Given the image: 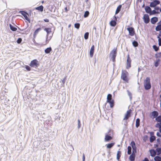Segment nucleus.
<instances>
[{"label": "nucleus", "instance_id": "39", "mask_svg": "<svg viewBox=\"0 0 161 161\" xmlns=\"http://www.w3.org/2000/svg\"><path fill=\"white\" fill-rule=\"evenodd\" d=\"M132 44H133V46H134V47H136L138 46V43L136 41H134L133 42H132Z\"/></svg>", "mask_w": 161, "mask_h": 161}, {"label": "nucleus", "instance_id": "32", "mask_svg": "<svg viewBox=\"0 0 161 161\" xmlns=\"http://www.w3.org/2000/svg\"><path fill=\"white\" fill-rule=\"evenodd\" d=\"M128 151L127 153L128 154L130 155L131 154V147L129 146L128 147Z\"/></svg>", "mask_w": 161, "mask_h": 161}, {"label": "nucleus", "instance_id": "2", "mask_svg": "<svg viewBox=\"0 0 161 161\" xmlns=\"http://www.w3.org/2000/svg\"><path fill=\"white\" fill-rule=\"evenodd\" d=\"M107 102L109 103L111 108H113L114 106V100L112 99V95L110 94L108 95L107 97Z\"/></svg>", "mask_w": 161, "mask_h": 161}, {"label": "nucleus", "instance_id": "60", "mask_svg": "<svg viewBox=\"0 0 161 161\" xmlns=\"http://www.w3.org/2000/svg\"><path fill=\"white\" fill-rule=\"evenodd\" d=\"M159 132L161 133V127L160 128H159Z\"/></svg>", "mask_w": 161, "mask_h": 161}, {"label": "nucleus", "instance_id": "28", "mask_svg": "<svg viewBox=\"0 0 161 161\" xmlns=\"http://www.w3.org/2000/svg\"><path fill=\"white\" fill-rule=\"evenodd\" d=\"M114 143H115L114 142H113L108 144L106 145L107 147L108 148H111L114 146Z\"/></svg>", "mask_w": 161, "mask_h": 161}, {"label": "nucleus", "instance_id": "64", "mask_svg": "<svg viewBox=\"0 0 161 161\" xmlns=\"http://www.w3.org/2000/svg\"><path fill=\"white\" fill-rule=\"evenodd\" d=\"M160 12H161V7L160 9Z\"/></svg>", "mask_w": 161, "mask_h": 161}, {"label": "nucleus", "instance_id": "7", "mask_svg": "<svg viewBox=\"0 0 161 161\" xmlns=\"http://www.w3.org/2000/svg\"><path fill=\"white\" fill-rule=\"evenodd\" d=\"M38 61L36 59H34L31 61L30 65L32 67H36L38 66Z\"/></svg>", "mask_w": 161, "mask_h": 161}, {"label": "nucleus", "instance_id": "5", "mask_svg": "<svg viewBox=\"0 0 161 161\" xmlns=\"http://www.w3.org/2000/svg\"><path fill=\"white\" fill-rule=\"evenodd\" d=\"M160 2L158 0H154L150 3V6L152 8H155L157 5L160 4Z\"/></svg>", "mask_w": 161, "mask_h": 161}, {"label": "nucleus", "instance_id": "61", "mask_svg": "<svg viewBox=\"0 0 161 161\" xmlns=\"http://www.w3.org/2000/svg\"><path fill=\"white\" fill-rule=\"evenodd\" d=\"M159 36H161V32H160V33L159 34Z\"/></svg>", "mask_w": 161, "mask_h": 161}, {"label": "nucleus", "instance_id": "29", "mask_svg": "<svg viewBox=\"0 0 161 161\" xmlns=\"http://www.w3.org/2000/svg\"><path fill=\"white\" fill-rule=\"evenodd\" d=\"M121 152L120 151H118L117 152V159L118 160H119L121 156Z\"/></svg>", "mask_w": 161, "mask_h": 161}, {"label": "nucleus", "instance_id": "49", "mask_svg": "<svg viewBox=\"0 0 161 161\" xmlns=\"http://www.w3.org/2000/svg\"><path fill=\"white\" fill-rule=\"evenodd\" d=\"M128 94V95L129 96L130 98H131V93L128 90H127Z\"/></svg>", "mask_w": 161, "mask_h": 161}, {"label": "nucleus", "instance_id": "34", "mask_svg": "<svg viewBox=\"0 0 161 161\" xmlns=\"http://www.w3.org/2000/svg\"><path fill=\"white\" fill-rule=\"evenodd\" d=\"M155 140V137L154 136H151L150 139V142H153L154 140Z\"/></svg>", "mask_w": 161, "mask_h": 161}, {"label": "nucleus", "instance_id": "14", "mask_svg": "<svg viewBox=\"0 0 161 161\" xmlns=\"http://www.w3.org/2000/svg\"><path fill=\"white\" fill-rule=\"evenodd\" d=\"M94 47H95L94 45H92L90 49V55L91 58H92L93 57L94 52Z\"/></svg>", "mask_w": 161, "mask_h": 161}, {"label": "nucleus", "instance_id": "11", "mask_svg": "<svg viewBox=\"0 0 161 161\" xmlns=\"http://www.w3.org/2000/svg\"><path fill=\"white\" fill-rule=\"evenodd\" d=\"M131 109H130L128 110L126 113V114H125V116L124 117L125 119H128L131 116Z\"/></svg>", "mask_w": 161, "mask_h": 161}, {"label": "nucleus", "instance_id": "52", "mask_svg": "<svg viewBox=\"0 0 161 161\" xmlns=\"http://www.w3.org/2000/svg\"><path fill=\"white\" fill-rule=\"evenodd\" d=\"M158 64L159 63L158 62H156L155 63L154 65L156 67H157L158 65Z\"/></svg>", "mask_w": 161, "mask_h": 161}, {"label": "nucleus", "instance_id": "4", "mask_svg": "<svg viewBox=\"0 0 161 161\" xmlns=\"http://www.w3.org/2000/svg\"><path fill=\"white\" fill-rule=\"evenodd\" d=\"M44 30L47 33V35H46V42L45 44L48 43L49 42V40H48V37L49 34H50L52 32L51 29L49 28H46L44 29Z\"/></svg>", "mask_w": 161, "mask_h": 161}, {"label": "nucleus", "instance_id": "26", "mask_svg": "<svg viewBox=\"0 0 161 161\" xmlns=\"http://www.w3.org/2000/svg\"><path fill=\"white\" fill-rule=\"evenodd\" d=\"M52 51V48L51 47H49L47 48L45 50V52L46 53H49Z\"/></svg>", "mask_w": 161, "mask_h": 161}, {"label": "nucleus", "instance_id": "30", "mask_svg": "<svg viewBox=\"0 0 161 161\" xmlns=\"http://www.w3.org/2000/svg\"><path fill=\"white\" fill-rule=\"evenodd\" d=\"M155 161H161V157L159 156H156L154 158Z\"/></svg>", "mask_w": 161, "mask_h": 161}, {"label": "nucleus", "instance_id": "13", "mask_svg": "<svg viewBox=\"0 0 161 161\" xmlns=\"http://www.w3.org/2000/svg\"><path fill=\"white\" fill-rule=\"evenodd\" d=\"M151 114L153 116L152 119H153L155 118H156L158 116V113L157 111H154L151 112Z\"/></svg>", "mask_w": 161, "mask_h": 161}, {"label": "nucleus", "instance_id": "59", "mask_svg": "<svg viewBox=\"0 0 161 161\" xmlns=\"http://www.w3.org/2000/svg\"><path fill=\"white\" fill-rule=\"evenodd\" d=\"M114 18L115 19V20L116 21V20H117V18L115 16H114Z\"/></svg>", "mask_w": 161, "mask_h": 161}, {"label": "nucleus", "instance_id": "25", "mask_svg": "<svg viewBox=\"0 0 161 161\" xmlns=\"http://www.w3.org/2000/svg\"><path fill=\"white\" fill-rule=\"evenodd\" d=\"M140 119L139 118L136 119V126L138 128L140 125Z\"/></svg>", "mask_w": 161, "mask_h": 161}, {"label": "nucleus", "instance_id": "63", "mask_svg": "<svg viewBox=\"0 0 161 161\" xmlns=\"http://www.w3.org/2000/svg\"><path fill=\"white\" fill-rule=\"evenodd\" d=\"M71 26V25H69L68 27H69Z\"/></svg>", "mask_w": 161, "mask_h": 161}, {"label": "nucleus", "instance_id": "44", "mask_svg": "<svg viewBox=\"0 0 161 161\" xmlns=\"http://www.w3.org/2000/svg\"><path fill=\"white\" fill-rule=\"evenodd\" d=\"M155 127L157 128H159L161 127V123H158L156 124Z\"/></svg>", "mask_w": 161, "mask_h": 161}, {"label": "nucleus", "instance_id": "53", "mask_svg": "<svg viewBox=\"0 0 161 161\" xmlns=\"http://www.w3.org/2000/svg\"><path fill=\"white\" fill-rule=\"evenodd\" d=\"M65 77L63 80H61V81H62L63 82V84H64L65 83Z\"/></svg>", "mask_w": 161, "mask_h": 161}, {"label": "nucleus", "instance_id": "21", "mask_svg": "<svg viewBox=\"0 0 161 161\" xmlns=\"http://www.w3.org/2000/svg\"><path fill=\"white\" fill-rule=\"evenodd\" d=\"M121 7H122L121 5H119V6L117 7V8L116 9V10L115 11V14H118L120 12V11L121 10Z\"/></svg>", "mask_w": 161, "mask_h": 161}, {"label": "nucleus", "instance_id": "18", "mask_svg": "<svg viewBox=\"0 0 161 161\" xmlns=\"http://www.w3.org/2000/svg\"><path fill=\"white\" fill-rule=\"evenodd\" d=\"M145 9L146 12L147 13L150 14V13L151 11V8L148 6H146L145 7Z\"/></svg>", "mask_w": 161, "mask_h": 161}, {"label": "nucleus", "instance_id": "35", "mask_svg": "<svg viewBox=\"0 0 161 161\" xmlns=\"http://www.w3.org/2000/svg\"><path fill=\"white\" fill-rule=\"evenodd\" d=\"M89 33L88 32H86L85 33L84 36V38L85 39L87 40L88 39V38Z\"/></svg>", "mask_w": 161, "mask_h": 161}, {"label": "nucleus", "instance_id": "55", "mask_svg": "<svg viewBox=\"0 0 161 161\" xmlns=\"http://www.w3.org/2000/svg\"><path fill=\"white\" fill-rule=\"evenodd\" d=\"M142 161H149V160L147 158H144V159Z\"/></svg>", "mask_w": 161, "mask_h": 161}, {"label": "nucleus", "instance_id": "24", "mask_svg": "<svg viewBox=\"0 0 161 161\" xmlns=\"http://www.w3.org/2000/svg\"><path fill=\"white\" fill-rule=\"evenodd\" d=\"M41 30V28H37V29H36L35 31L34 32V35H33V36H36V35L38 34V33H39V31H40Z\"/></svg>", "mask_w": 161, "mask_h": 161}, {"label": "nucleus", "instance_id": "58", "mask_svg": "<svg viewBox=\"0 0 161 161\" xmlns=\"http://www.w3.org/2000/svg\"><path fill=\"white\" fill-rule=\"evenodd\" d=\"M160 139L159 138H158L157 139V141L158 142H160Z\"/></svg>", "mask_w": 161, "mask_h": 161}, {"label": "nucleus", "instance_id": "9", "mask_svg": "<svg viewBox=\"0 0 161 161\" xmlns=\"http://www.w3.org/2000/svg\"><path fill=\"white\" fill-rule=\"evenodd\" d=\"M131 60L130 57L129 55H128L127 59V66L126 67L127 69H129L131 67Z\"/></svg>", "mask_w": 161, "mask_h": 161}, {"label": "nucleus", "instance_id": "8", "mask_svg": "<svg viewBox=\"0 0 161 161\" xmlns=\"http://www.w3.org/2000/svg\"><path fill=\"white\" fill-rule=\"evenodd\" d=\"M127 30L128 31L129 35L133 36L135 34L134 29L132 27H129L127 28Z\"/></svg>", "mask_w": 161, "mask_h": 161}, {"label": "nucleus", "instance_id": "31", "mask_svg": "<svg viewBox=\"0 0 161 161\" xmlns=\"http://www.w3.org/2000/svg\"><path fill=\"white\" fill-rule=\"evenodd\" d=\"M155 120L158 122H160L161 121V115L158 116L155 118Z\"/></svg>", "mask_w": 161, "mask_h": 161}, {"label": "nucleus", "instance_id": "23", "mask_svg": "<svg viewBox=\"0 0 161 161\" xmlns=\"http://www.w3.org/2000/svg\"><path fill=\"white\" fill-rule=\"evenodd\" d=\"M10 29L13 31H16L17 30V28L16 27L13 26L11 24H9V25Z\"/></svg>", "mask_w": 161, "mask_h": 161}, {"label": "nucleus", "instance_id": "10", "mask_svg": "<svg viewBox=\"0 0 161 161\" xmlns=\"http://www.w3.org/2000/svg\"><path fill=\"white\" fill-rule=\"evenodd\" d=\"M143 19L144 22L146 24H147L150 21V19L149 16L147 14H145L144 15Z\"/></svg>", "mask_w": 161, "mask_h": 161}, {"label": "nucleus", "instance_id": "22", "mask_svg": "<svg viewBox=\"0 0 161 161\" xmlns=\"http://www.w3.org/2000/svg\"><path fill=\"white\" fill-rule=\"evenodd\" d=\"M116 24V22L115 20H112L110 22V25L111 26L114 27Z\"/></svg>", "mask_w": 161, "mask_h": 161}, {"label": "nucleus", "instance_id": "47", "mask_svg": "<svg viewBox=\"0 0 161 161\" xmlns=\"http://www.w3.org/2000/svg\"><path fill=\"white\" fill-rule=\"evenodd\" d=\"M25 69L28 71H30L31 70V68L28 65H26L25 67Z\"/></svg>", "mask_w": 161, "mask_h": 161}, {"label": "nucleus", "instance_id": "15", "mask_svg": "<svg viewBox=\"0 0 161 161\" xmlns=\"http://www.w3.org/2000/svg\"><path fill=\"white\" fill-rule=\"evenodd\" d=\"M158 21V18L157 17H153L151 19V22L152 24H154Z\"/></svg>", "mask_w": 161, "mask_h": 161}, {"label": "nucleus", "instance_id": "1", "mask_svg": "<svg viewBox=\"0 0 161 161\" xmlns=\"http://www.w3.org/2000/svg\"><path fill=\"white\" fill-rule=\"evenodd\" d=\"M143 84L145 89L146 90H149L151 88V85L150 83V79L149 77H147L144 80Z\"/></svg>", "mask_w": 161, "mask_h": 161}, {"label": "nucleus", "instance_id": "37", "mask_svg": "<svg viewBox=\"0 0 161 161\" xmlns=\"http://www.w3.org/2000/svg\"><path fill=\"white\" fill-rule=\"evenodd\" d=\"M153 47L154 50L156 52L158 51L159 50V47H157L156 45H153Z\"/></svg>", "mask_w": 161, "mask_h": 161}, {"label": "nucleus", "instance_id": "27", "mask_svg": "<svg viewBox=\"0 0 161 161\" xmlns=\"http://www.w3.org/2000/svg\"><path fill=\"white\" fill-rule=\"evenodd\" d=\"M36 10H39L41 12H42L43 9V7L42 5H41L38 7L36 8Z\"/></svg>", "mask_w": 161, "mask_h": 161}, {"label": "nucleus", "instance_id": "57", "mask_svg": "<svg viewBox=\"0 0 161 161\" xmlns=\"http://www.w3.org/2000/svg\"><path fill=\"white\" fill-rule=\"evenodd\" d=\"M65 10L66 12H67L68 11V9L67 7H65Z\"/></svg>", "mask_w": 161, "mask_h": 161}, {"label": "nucleus", "instance_id": "12", "mask_svg": "<svg viewBox=\"0 0 161 161\" xmlns=\"http://www.w3.org/2000/svg\"><path fill=\"white\" fill-rule=\"evenodd\" d=\"M121 78L124 81H126L128 80L127 75L126 72H122V73Z\"/></svg>", "mask_w": 161, "mask_h": 161}, {"label": "nucleus", "instance_id": "46", "mask_svg": "<svg viewBox=\"0 0 161 161\" xmlns=\"http://www.w3.org/2000/svg\"><path fill=\"white\" fill-rule=\"evenodd\" d=\"M22 39L20 38H19L17 41V43L18 44H20L22 42Z\"/></svg>", "mask_w": 161, "mask_h": 161}, {"label": "nucleus", "instance_id": "19", "mask_svg": "<svg viewBox=\"0 0 161 161\" xmlns=\"http://www.w3.org/2000/svg\"><path fill=\"white\" fill-rule=\"evenodd\" d=\"M155 30L157 31H159L161 30V24H160V22L158 23V25L156 27Z\"/></svg>", "mask_w": 161, "mask_h": 161}, {"label": "nucleus", "instance_id": "6", "mask_svg": "<svg viewBox=\"0 0 161 161\" xmlns=\"http://www.w3.org/2000/svg\"><path fill=\"white\" fill-rule=\"evenodd\" d=\"M19 13H20L25 17L26 20L30 23V20L27 16L28 14V13L24 11H20Z\"/></svg>", "mask_w": 161, "mask_h": 161}, {"label": "nucleus", "instance_id": "48", "mask_svg": "<svg viewBox=\"0 0 161 161\" xmlns=\"http://www.w3.org/2000/svg\"><path fill=\"white\" fill-rule=\"evenodd\" d=\"M157 135L158 137H161V133L160 132H158L157 133Z\"/></svg>", "mask_w": 161, "mask_h": 161}, {"label": "nucleus", "instance_id": "20", "mask_svg": "<svg viewBox=\"0 0 161 161\" xmlns=\"http://www.w3.org/2000/svg\"><path fill=\"white\" fill-rule=\"evenodd\" d=\"M135 158V154H132L129 157V159L130 161H134Z\"/></svg>", "mask_w": 161, "mask_h": 161}, {"label": "nucleus", "instance_id": "36", "mask_svg": "<svg viewBox=\"0 0 161 161\" xmlns=\"http://www.w3.org/2000/svg\"><path fill=\"white\" fill-rule=\"evenodd\" d=\"M89 12L88 11H86L84 13V18H86L89 16Z\"/></svg>", "mask_w": 161, "mask_h": 161}, {"label": "nucleus", "instance_id": "3", "mask_svg": "<svg viewBox=\"0 0 161 161\" xmlns=\"http://www.w3.org/2000/svg\"><path fill=\"white\" fill-rule=\"evenodd\" d=\"M117 50L116 49L114 48L111 52L110 55L111 56V59L113 62H114L115 60L116 56Z\"/></svg>", "mask_w": 161, "mask_h": 161}, {"label": "nucleus", "instance_id": "56", "mask_svg": "<svg viewBox=\"0 0 161 161\" xmlns=\"http://www.w3.org/2000/svg\"><path fill=\"white\" fill-rule=\"evenodd\" d=\"M155 9L156 10H160L159 9V7H155Z\"/></svg>", "mask_w": 161, "mask_h": 161}, {"label": "nucleus", "instance_id": "54", "mask_svg": "<svg viewBox=\"0 0 161 161\" xmlns=\"http://www.w3.org/2000/svg\"><path fill=\"white\" fill-rule=\"evenodd\" d=\"M44 21L45 22H48L49 21V19H44Z\"/></svg>", "mask_w": 161, "mask_h": 161}, {"label": "nucleus", "instance_id": "16", "mask_svg": "<svg viewBox=\"0 0 161 161\" xmlns=\"http://www.w3.org/2000/svg\"><path fill=\"white\" fill-rule=\"evenodd\" d=\"M112 137L108 134L106 135L105 138V140L106 142H108L112 139Z\"/></svg>", "mask_w": 161, "mask_h": 161}, {"label": "nucleus", "instance_id": "41", "mask_svg": "<svg viewBox=\"0 0 161 161\" xmlns=\"http://www.w3.org/2000/svg\"><path fill=\"white\" fill-rule=\"evenodd\" d=\"M74 26L75 28L77 29H79L80 27V24L78 23H75V24Z\"/></svg>", "mask_w": 161, "mask_h": 161}, {"label": "nucleus", "instance_id": "40", "mask_svg": "<svg viewBox=\"0 0 161 161\" xmlns=\"http://www.w3.org/2000/svg\"><path fill=\"white\" fill-rule=\"evenodd\" d=\"M130 145L132 147V148L136 147V144L135 142L133 141H132L130 143Z\"/></svg>", "mask_w": 161, "mask_h": 161}, {"label": "nucleus", "instance_id": "43", "mask_svg": "<svg viewBox=\"0 0 161 161\" xmlns=\"http://www.w3.org/2000/svg\"><path fill=\"white\" fill-rule=\"evenodd\" d=\"M78 129H80L81 126V124L80 120L79 119H78Z\"/></svg>", "mask_w": 161, "mask_h": 161}, {"label": "nucleus", "instance_id": "62", "mask_svg": "<svg viewBox=\"0 0 161 161\" xmlns=\"http://www.w3.org/2000/svg\"><path fill=\"white\" fill-rule=\"evenodd\" d=\"M94 30H96V28L95 27H94V28H93Z\"/></svg>", "mask_w": 161, "mask_h": 161}, {"label": "nucleus", "instance_id": "45", "mask_svg": "<svg viewBox=\"0 0 161 161\" xmlns=\"http://www.w3.org/2000/svg\"><path fill=\"white\" fill-rule=\"evenodd\" d=\"M157 13L155 10H153V11H151V12L150 13V15L154 14Z\"/></svg>", "mask_w": 161, "mask_h": 161}, {"label": "nucleus", "instance_id": "51", "mask_svg": "<svg viewBox=\"0 0 161 161\" xmlns=\"http://www.w3.org/2000/svg\"><path fill=\"white\" fill-rule=\"evenodd\" d=\"M159 42L158 44L160 46H161V38H159L158 39Z\"/></svg>", "mask_w": 161, "mask_h": 161}, {"label": "nucleus", "instance_id": "38", "mask_svg": "<svg viewBox=\"0 0 161 161\" xmlns=\"http://www.w3.org/2000/svg\"><path fill=\"white\" fill-rule=\"evenodd\" d=\"M156 151L158 153V154H160L161 153V148L158 147L156 149Z\"/></svg>", "mask_w": 161, "mask_h": 161}, {"label": "nucleus", "instance_id": "33", "mask_svg": "<svg viewBox=\"0 0 161 161\" xmlns=\"http://www.w3.org/2000/svg\"><path fill=\"white\" fill-rule=\"evenodd\" d=\"M127 120V119L124 118L122 121V124L125 126L128 123V122Z\"/></svg>", "mask_w": 161, "mask_h": 161}, {"label": "nucleus", "instance_id": "50", "mask_svg": "<svg viewBox=\"0 0 161 161\" xmlns=\"http://www.w3.org/2000/svg\"><path fill=\"white\" fill-rule=\"evenodd\" d=\"M85 157L84 153L82 155V161H85Z\"/></svg>", "mask_w": 161, "mask_h": 161}, {"label": "nucleus", "instance_id": "17", "mask_svg": "<svg viewBox=\"0 0 161 161\" xmlns=\"http://www.w3.org/2000/svg\"><path fill=\"white\" fill-rule=\"evenodd\" d=\"M150 155L152 157H154L156 155V152L154 149L150 150Z\"/></svg>", "mask_w": 161, "mask_h": 161}, {"label": "nucleus", "instance_id": "42", "mask_svg": "<svg viewBox=\"0 0 161 161\" xmlns=\"http://www.w3.org/2000/svg\"><path fill=\"white\" fill-rule=\"evenodd\" d=\"M136 153V147H133L132 148V153L135 154V153Z\"/></svg>", "mask_w": 161, "mask_h": 161}]
</instances>
